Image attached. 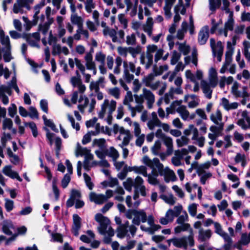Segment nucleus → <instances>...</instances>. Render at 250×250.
Returning <instances> with one entry per match:
<instances>
[{"instance_id": "nucleus-3", "label": "nucleus", "mask_w": 250, "mask_h": 250, "mask_svg": "<svg viewBox=\"0 0 250 250\" xmlns=\"http://www.w3.org/2000/svg\"><path fill=\"white\" fill-rule=\"evenodd\" d=\"M116 102L113 100L105 99L98 113L99 118L104 119L108 125H111L113 119L112 113L116 109Z\"/></svg>"}, {"instance_id": "nucleus-16", "label": "nucleus", "mask_w": 250, "mask_h": 250, "mask_svg": "<svg viewBox=\"0 0 250 250\" xmlns=\"http://www.w3.org/2000/svg\"><path fill=\"white\" fill-rule=\"evenodd\" d=\"M240 84L237 82H234L231 87V94L236 98L243 97V98L249 97V93L247 91V87L243 86L242 87V92L239 90Z\"/></svg>"}, {"instance_id": "nucleus-30", "label": "nucleus", "mask_w": 250, "mask_h": 250, "mask_svg": "<svg viewBox=\"0 0 250 250\" xmlns=\"http://www.w3.org/2000/svg\"><path fill=\"white\" fill-rule=\"evenodd\" d=\"M2 172L4 175L12 179H16L20 182L22 181V179L20 177L18 173L14 171L10 166H6L3 167Z\"/></svg>"}, {"instance_id": "nucleus-47", "label": "nucleus", "mask_w": 250, "mask_h": 250, "mask_svg": "<svg viewBox=\"0 0 250 250\" xmlns=\"http://www.w3.org/2000/svg\"><path fill=\"white\" fill-rule=\"evenodd\" d=\"M114 191V194H117L115 196L114 199L119 202L123 201L124 200L123 196L125 194V191L123 188L120 186L117 187Z\"/></svg>"}, {"instance_id": "nucleus-5", "label": "nucleus", "mask_w": 250, "mask_h": 250, "mask_svg": "<svg viewBox=\"0 0 250 250\" xmlns=\"http://www.w3.org/2000/svg\"><path fill=\"white\" fill-rule=\"evenodd\" d=\"M223 8L226 13L229 14V18L227 21L225 23L223 28L218 30V34L220 36H224L225 37L228 36V32L229 31H232L234 29V20L233 18V12L230 11L229 8V2L228 0H223Z\"/></svg>"}, {"instance_id": "nucleus-34", "label": "nucleus", "mask_w": 250, "mask_h": 250, "mask_svg": "<svg viewBox=\"0 0 250 250\" xmlns=\"http://www.w3.org/2000/svg\"><path fill=\"white\" fill-rule=\"evenodd\" d=\"M143 94L144 99L147 101V106L149 108H151L153 104L155 101V97L154 94L149 90L144 88L143 89Z\"/></svg>"}, {"instance_id": "nucleus-4", "label": "nucleus", "mask_w": 250, "mask_h": 250, "mask_svg": "<svg viewBox=\"0 0 250 250\" xmlns=\"http://www.w3.org/2000/svg\"><path fill=\"white\" fill-rule=\"evenodd\" d=\"M0 43L2 46L0 51L3 53L4 60L5 62H9L13 59L11 55V45L10 38L8 35H5L0 25Z\"/></svg>"}, {"instance_id": "nucleus-31", "label": "nucleus", "mask_w": 250, "mask_h": 250, "mask_svg": "<svg viewBox=\"0 0 250 250\" xmlns=\"http://www.w3.org/2000/svg\"><path fill=\"white\" fill-rule=\"evenodd\" d=\"M201 88L203 90L205 96L208 99H210L212 97V89L213 88L210 85V83H208L207 81L202 80L201 82Z\"/></svg>"}, {"instance_id": "nucleus-39", "label": "nucleus", "mask_w": 250, "mask_h": 250, "mask_svg": "<svg viewBox=\"0 0 250 250\" xmlns=\"http://www.w3.org/2000/svg\"><path fill=\"white\" fill-rule=\"evenodd\" d=\"M176 0H164L165 5L163 7L166 17L169 19L171 17V9Z\"/></svg>"}, {"instance_id": "nucleus-17", "label": "nucleus", "mask_w": 250, "mask_h": 250, "mask_svg": "<svg viewBox=\"0 0 250 250\" xmlns=\"http://www.w3.org/2000/svg\"><path fill=\"white\" fill-rule=\"evenodd\" d=\"M177 106L176 112L184 121H189L195 118V114L194 113L190 114L185 105L179 104Z\"/></svg>"}, {"instance_id": "nucleus-61", "label": "nucleus", "mask_w": 250, "mask_h": 250, "mask_svg": "<svg viewBox=\"0 0 250 250\" xmlns=\"http://www.w3.org/2000/svg\"><path fill=\"white\" fill-rule=\"evenodd\" d=\"M108 94L118 99L120 97V90L117 87L109 88L107 90Z\"/></svg>"}, {"instance_id": "nucleus-44", "label": "nucleus", "mask_w": 250, "mask_h": 250, "mask_svg": "<svg viewBox=\"0 0 250 250\" xmlns=\"http://www.w3.org/2000/svg\"><path fill=\"white\" fill-rule=\"evenodd\" d=\"M211 234L212 232L210 229H204L201 228L199 230L198 239L201 241H205L210 238Z\"/></svg>"}, {"instance_id": "nucleus-64", "label": "nucleus", "mask_w": 250, "mask_h": 250, "mask_svg": "<svg viewBox=\"0 0 250 250\" xmlns=\"http://www.w3.org/2000/svg\"><path fill=\"white\" fill-rule=\"evenodd\" d=\"M189 141V139L185 136H182L180 138L177 139L176 141L177 146L179 147L187 145L188 144Z\"/></svg>"}, {"instance_id": "nucleus-36", "label": "nucleus", "mask_w": 250, "mask_h": 250, "mask_svg": "<svg viewBox=\"0 0 250 250\" xmlns=\"http://www.w3.org/2000/svg\"><path fill=\"white\" fill-rule=\"evenodd\" d=\"M210 44L213 54L223 53V45L221 42L216 43L215 40L211 38L210 39Z\"/></svg>"}, {"instance_id": "nucleus-43", "label": "nucleus", "mask_w": 250, "mask_h": 250, "mask_svg": "<svg viewBox=\"0 0 250 250\" xmlns=\"http://www.w3.org/2000/svg\"><path fill=\"white\" fill-rule=\"evenodd\" d=\"M78 102L79 104L78 105V108L81 112L83 113L85 108L88 105L89 99L85 96L82 95L80 96Z\"/></svg>"}, {"instance_id": "nucleus-46", "label": "nucleus", "mask_w": 250, "mask_h": 250, "mask_svg": "<svg viewBox=\"0 0 250 250\" xmlns=\"http://www.w3.org/2000/svg\"><path fill=\"white\" fill-rule=\"evenodd\" d=\"M85 66L88 70H90L96 66V64L93 60V56L91 53H87L84 56Z\"/></svg>"}, {"instance_id": "nucleus-7", "label": "nucleus", "mask_w": 250, "mask_h": 250, "mask_svg": "<svg viewBox=\"0 0 250 250\" xmlns=\"http://www.w3.org/2000/svg\"><path fill=\"white\" fill-rule=\"evenodd\" d=\"M125 216L129 219L132 218V223L137 226L141 222L145 223L147 220L146 214L143 210L129 209L125 212Z\"/></svg>"}, {"instance_id": "nucleus-38", "label": "nucleus", "mask_w": 250, "mask_h": 250, "mask_svg": "<svg viewBox=\"0 0 250 250\" xmlns=\"http://www.w3.org/2000/svg\"><path fill=\"white\" fill-rule=\"evenodd\" d=\"M40 40V36L38 32L30 34L27 37V41L32 46L39 47L38 42Z\"/></svg>"}, {"instance_id": "nucleus-29", "label": "nucleus", "mask_w": 250, "mask_h": 250, "mask_svg": "<svg viewBox=\"0 0 250 250\" xmlns=\"http://www.w3.org/2000/svg\"><path fill=\"white\" fill-rule=\"evenodd\" d=\"M160 120L157 117V114L153 112L151 114V118L147 123V126L149 129L153 130L156 127H159L160 125Z\"/></svg>"}, {"instance_id": "nucleus-50", "label": "nucleus", "mask_w": 250, "mask_h": 250, "mask_svg": "<svg viewBox=\"0 0 250 250\" xmlns=\"http://www.w3.org/2000/svg\"><path fill=\"white\" fill-rule=\"evenodd\" d=\"M26 231L27 229L25 226H21L18 228L17 229L18 233L14 234L10 238L7 240L6 244L8 245L10 242L15 240L18 235L24 234Z\"/></svg>"}, {"instance_id": "nucleus-18", "label": "nucleus", "mask_w": 250, "mask_h": 250, "mask_svg": "<svg viewBox=\"0 0 250 250\" xmlns=\"http://www.w3.org/2000/svg\"><path fill=\"white\" fill-rule=\"evenodd\" d=\"M75 154L76 157L84 156L86 159H93V155L90 153V150L86 147H82L79 142L76 144Z\"/></svg>"}, {"instance_id": "nucleus-1", "label": "nucleus", "mask_w": 250, "mask_h": 250, "mask_svg": "<svg viewBox=\"0 0 250 250\" xmlns=\"http://www.w3.org/2000/svg\"><path fill=\"white\" fill-rule=\"evenodd\" d=\"M142 163L149 167H153L155 166L160 173V175L164 177L165 181L167 183L170 181L174 182L177 180L176 176L173 170L170 169L168 167H164L158 158H154L151 159L146 155L144 156L142 160Z\"/></svg>"}, {"instance_id": "nucleus-58", "label": "nucleus", "mask_w": 250, "mask_h": 250, "mask_svg": "<svg viewBox=\"0 0 250 250\" xmlns=\"http://www.w3.org/2000/svg\"><path fill=\"white\" fill-rule=\"evenodd\" d=\"M134 181L131 178H127L123 183L125 189L129 192L131 191L132 187H134Z\"/></svg>"}, {"instance_id": "nucleus-57", "label": "nucleus", "mask_w": 250, "mask_h": 250, "mask_svg": "<svg viewBox=\"0 0 250 250\" xmlns=\"http://www.w3.org/2000/svg\"><path fill=\"white\" fill-rule=\"evenodd\" d=\"M214 226L215 228V232L222 238L225 236L226 237V236L229 235L227 233L223 231L221 224L219 223L215 222L214 223Z\"/></svg>"}, {"instance_id": "nucleus-10", "label": "nucleus", "mask_w": 250, "mask_h": 250, "mask_svg": "<svg viewBox=\"0 0 250 250\" xmlns=\"http://www.w3.org/2000/svg\"><path fill=\"white\" fill-rule=\"evenodd\" d=\"M144 181L143 179L139 176H137L134 179V188H135L133 199L134 200L138 199L139 194L143 197L147 195V190L144 185Z\"/></svg>"}, {"instance_id": "nucleus-14", "label": "nucleus", "mask_w": 250, "mask_h": 250, "mask_svg": "<svg viewBox=\"0 0 250 250\" xmlns=\"http://www.w3.org/2000/svg\"><path fill=\"white\" fill-rule=\"evenodd\" d=\"M188 155V151L186 148L176 150L174 151V156L171 158V163L175 167H179L183 165L182 160L184 157Z\"/></svg>"}, {"instance_id": "nucleus-37", "label": "nucleus", "mask_w": 250, "mask_h": 250, "mask_svg": "<svg viewBox=\"0 0 250 250\" xmlns=\"http://www.w3.org/2000/svg\"><path fill=\"white\" fill-rule=\"evenodd\" d=\"M153 20L151 17L147 19L146 22L142 25V28L149 37H151L153 28Z\"/></svg>"}, {"instance_id": "nucleus-21", "label": "nucleus", "mask_w": 250, "mask_h": 250, "mask_svg": "<svg viewBox=\"0 0 250 250\" xmlns=\"http://www.w3.org/2000/svg\"><path fill=\"white\" fill-rule=\"evenodd\" d=\"M220 105L222 106L225 110L228 111L236 109L240 105V104L236 102H230L228 99L224 97L220 100Z\"/></svg>"}, {"instance_id": "nucleus-26", "label": "nucleus", "mask_w": 250, "mask_h": 250, "mask_svg": "<svg viewBox=\"0 0 250 250\" xmlns=\"http://www.w3.org/2000/svg\"><path fill=\"white\" fill-rule=\"evenodd\" d=\"M209 37V27L208 26H203L198 34V42L201 45L205 44Z\"/></svg>"}, {"instance_id": "nucleus-35", "label": "nucleus", "mask_w": 250, "mask_h": 250, "mask_svg": "<svg viewBox=\"0 0 250 250\" xmlns=\"http://www.w3.org/2000/svg\"><path fill=\"white\" fill-rule=\"evenodd\" d=\"M2 232L7 235H13L14 227L12 222L9 220H5L2 223Z\"/></svg>"}, {"instance_id": "nucleus-13", "label": "nucleus", "mask_w": 250, "mask_h": 250, "mask_svg": "<svg viewBox=\"0 0 250 250\" xmlns=\"http://www.w3.org/2000/svg\"><path fill=\"white\" fill-rule=\"evenodd\" d=\"M233 49L231 47L230 42H227V51L226 53V59L224 62L221 68L220 69V73L221 74H224L226 73L228 69L229 66L231 64L232 61L231 56L233 53Z\"/></svg>"}, {"instance_id": "nucleus-52", "label": "nucleus", "mask_w": 250, "mask_h": 250, "mask_svg": "<svg viewBox=\"0 0 250 250\" xmlns=\"http://www.w3.org/2000/svg\"><path fill=\"white\" fill-rule=\"evenodd\" d=\"M236 163H241L242 167H245L247 165L246 156L244 154L237 153L234 158Z\"/></svg>"}, {"instance_id": "nucleus-45", "label": "nucleus", "mask_w": 250, "mask_h": 250, "mask_svg": "<svg viewBox=\"0 0 250 250\" xmlns=\"http://www.w3.org/2000/svg\"><path fill=\"white\" fill-rule=\"evenodd\" d=\"M182 100L175 101L173 102L170 105L166 108V118H168L169 114H174L176 112V108L179 104H182Z\"/></svg>"}, {"instance_id": "nucleus-41", "label": "nucleus", "mask_w": 250, "mask_h": 250, "mask_svg": "<svg viewBox=\"0 0 250 250\" xmlns=\"http://www.w3.org/2000/svg\"><path fill=\"white\" fill-rule=\"evenodd\" d=\"M69 53L68 49L65 46H61L60 44H55L53 47L52 54L53 55L63 54L67 55Z\"/></svg>"}, {"instance_id": "nucleus-24", "label": "nucleus", "mask_w": 250, "mask_h": 250, "mask_svg": "<svg viewBox=\"0 0 250 250\" xmlns=\"http://www.w3.org/2000/svg\"><path fill=\"white\" fill-rule=\"evenodd\" d=\"M132 137L130 131L129 130L125 129L122 133L119 134L117 137V140L122 141V143L119 144V146L121 147L127 146Z\"/></svg>"}, {"instance_id": "nucleus-55", "label": "nucleus", "mask_w": 250, "mask_h": 250, "mask_svg": "<svg viewBox=\"0 0 250 250\" xmlns=\"http://www.w3.org/2000/svg\"><path fill=\"white\" fill-rule=\"evenodd\" d=\"M217 126L211 125L209 127V130L213 133L218 136L222 135V131L224 128V125H216Z\"/></svg>"}, {"instance_id": "nucleus-8", "label": "nucleus", "mask_w": 250, "mask_h": 250, "mask_svg": "<svg viewBox=\"0 0 250 250\" xmlns=\"http://www.w3.org/2000/svg\"><path fill=\"white\" fill-rule=\"evenodd\" d=\"M81 197L82 195L80 190L72 189L71 190L70 197L66 202L67 206L71 207L75 204L76 208H82L84 206V203L81 200Z\"/></svg>"}, {"instance_id": "nucleus-22", "label": "nucleus", "mask_w": 250, "mask_h": 250, "mask_svg": "<svg viewBox=\"0 0 250 250\" xmlns=\"http://www.w3.org/2000/svg\"><path fill=\"white\" fill-rule=\"evenodd\" d=\"M150 168L152 169L151 173L149 174L147 173V175L145 176V177H147V182L149 184L152 185H158L159 181L157 179V177L159 175H160V173L155 166H153V167Z\"/></svg>"}, {"instance_id": "nucleus-48", "label": "nucleus", "mask_w": 250, "mask_h": 250, "mask_svg": "<svg viewBox=\"0 0 250 250\" xmlns=\"http://www.w3.org/2000/svg\"><path fill=\"white\" fill-rule=\"evenodd\" d=\"M164 144L167 147V153L171 154L173 151V141L172 139L167 136H166L162 139Z\"/></svg>"}, {"instance_id": "nucleus-59", "label": "nucleus", "mask_w": 250, "mask_h": 250, "mask_svg": "<svg viewBox=\"0 0 250 250\" xmlns=\"http://www.w3.org/2000/svg\"><path fill=\"white\" fill-rule=\"evenodd\" d=\"M83 2L85 9L87 13H91L92 10L95 8L96 4L93 0H85Z\"/></svg>"}, {"instance_id": "nucleus-2", "label": "nucleus", "mask_w": 250, "mask_h": 250, "mask_svg": "<svg viewBox=\"0 0 250 250\" xmlns=\"http://www.w3.org/2000/svg\"><path fill=\"white\" fill-rule=\"evenodd\" d=\"M95 220L100 223L98 227L99 233L105 236L104 242L105 244H109L111 241V237L114 236V231L110 225L109 219L101 213H97L95 216Z\"/></svg>"}, {"instance_id": "nucleus-54", "label": "nucleus", "mask_w": 250, "mask_h": 250, "mask_svg": "<svg viewBox=\"0 0 250 250\" xmlns=\"http://www.w3.org/2000/svg\"><path fill=\"white\" fill-rule=\"evenodd\" d=\"M127 230L125 225H120L117 230V236L120 238H123L127 235Z\"/></svg>"}, {"instance_id": "nucleus-12", "label": "nucleus", "mask_w": 250, "mask_h": 250, "mask_svg": "<svg viewBox=\"0 0 250 250\" xmlns=\"http://www.w3.org/2000/svg\"><path fill=\"white\" fill-rule=\"evenodd\" d=\"M33 2L28 0H17L13 5V11L15 14H22L30 9V5Z\"/></svg>"}, {"instance_id": "nucleus-60", "label": "nucleus", "mask_w": 250, "mask_h": 250, "mask_svg": "<svg viewBox=\"0 0 250 250\" xmlns=\"http://www.w3.org/2000/svg\"><path fill=\"white\" fill-rule=\"evenodd\" d=\"M125 203L127 207L129 208H137L140 204V201L137 199L136 200H135V202L133 203H132V197L131 196L128 195L126 197Z\"/></svg>"}, {"instance_id": "nucleus-27", "label": "nucleus", "mask_w": 250, "mask_h": 250, "mask_svg": "<svg viewBox=\"0 0 250 250\" xmlns=\"http://www.w3.org/2000/svg\"><path fill=\"white\" fill-rule=\"evenodd\" d=\"M89 199L90 202L96 204L102 205L106 201L104 195L97 194L94 192H91L89 194Z\"/></svg>"}, {"instance_id": "nucleus-20", "label": "nucleus", "mask_w": 250, "mask_h": 250, "mask_svg": "<svg viewBox=\"0 0 250 250\" xmlns=\"http://www.w3.org/2000/svg\"><path fill=\"white\" fill-rule=\"evenodd\" d=\"M242 118L237 121V125L242 129L246 130L250 128V118L246 110L241 112Z\"/></svg>"}, {"instance_id": "nucleus-19", "label": "nucleus", "mask_w": 250, "mask_h": 250, "mask_svg": "<svg viewBox=\"0 0 250 250\" xmlns=\"http://www.w3.org/2000/svg\"><path fill=\"white\" fill-rule=\"evenodd\" d=\"M186 9L183 4L182 0H178V3L175 6L174 8V16L173 21L175 22H178L181 20V17L179 15H184L186 13Z\"/></svg>"}, {"instance_id": "nucleus-42", "label": "nucleus", "mask_w": 250, "mask_h": 250, "mask_svg": "<svg viewBox=\"0 0 250 250\" xmlns=\"http://www.w3.org/2000/svg\"><path fill=\"white\" fill-rule=\"evenodd\" d=\"M128 171H134L137 174L143 175L144 177L147 175V168L145 166L129 167Z\"/></svg>"}, {"instance_id": "nucleus-28", "label": "nucleus", "mask_w": 250, "mask_h": 250, "mask_svg": "<svg viewBox=\"0 0 250 250\" xmlns=\"http://www.w3.org/2000/svg\"><path fill=\"white\" fill-rule=\"evenodd\" d=\"M208 79L209 83H210V85L212 87H215L216 86L218 82L217 72L216 69L215 67H211L208 69Z\"/></svg>"}, {"instance_id": "nucleus-33", "label": "nucleus", "mask_w": 250, "mask_h": 250, "mask_svg": "<svg viewBox=\"0 0 250 250\" xmlns=\"http://www.w3.org/2000/svg\"><path fill=\"white\" fill-rule=\"evenodd\" d=\"M81 219L77 214L73 216V225L72 228V233L75 235H79V231L81 227Z\"/></svg>"}, {"instance_id": "nucleus-25", "label": "nucleus", "mask_w": 250, "mask_h": 250, "mask_svg": "<svg viewBox=\"0 0 250 250\" xmlns=\"http://www.w3.org/2000/svg\"><path fill=\"white\" fill-rule=\"evenodd\" d=\"M186 78L192 82H195L197 80H201L203 78V72L201 70H197L194 75L190 70L185 71Z\"/></svg>"}, {"instance_id": "nucleus-63", "label": "nucleus", "mask_w": 250, "mask_h": 250, "mask_svg": "<svg viewBox=\"0 0 250 250\" xmlns=\"http://www.w3.org/2000/svg\"><path fill=\"white\" fill-rule=\"evenodd\" d=\"M162 144L159 140L156 141L151 148V151L154 155H158L161 149Z\"/></svg>"}, {"instance_id": "nucleus-53", "label": "nucleus", "mask_w": 250, "mask_h": 250, "mask_svg": "<svg viewBox=\"0 0 250 250\" xmlns=\"http://www.w3.org/2000/svg\"><path fill=\"white\" fill-rule=\"evenodd\" d=\"M160 198L166 203L170 205H174L176 201L175 198L171 194L162 195H161Z\"/></svg>"}, {"instance_id": "nucleus-49", "label": "nucleus", "mask_w": 250, "mask_h": 250, "mask_svg": "<svg viewBox=\"0 0 250 250\" xmlns=\"http://www.w3.org/2000/svg\"><path fill=\"white\" fill-rule=\"evenodd\" d=\"M106 155L111 157L114 161H116L119 157L118 151L113 146L110 147L106 150Z\"/></svg>"}, {"instance_id": "nucleus-32", "label": "nucleus", "mask_w": 250, "mask_h": 250, "mask_svg": "<svg viewBox=\"0 0 250 250\" xmlns=\"http://www.w3.org/2000/svg\"><path fill=\"white\" fill-rule=\"evenodd\" d=\"M70 10L72 13L70 16V21L71 23L73 24L76 25L78 28L83 27V19L82 17L78 16L76 13V6L75 5V10L74 11H72L71 9H70Z\"/></svg>"}, {"instance_id": "nucleus-23", "label": "nucleus", "mask_w": 250, "mask_h": 250, "mask_svg": "<svg viewBox=\"0 0 250 250\" xmlns=\"http://www.w3.org/2000/svg\"><path fill=\"white\" fill-rule=\"evenodd\" d=\"M157 49L158 47L155 44H149L146 46V58L147 61L146 66L147 67H148L152 64L153 58V53L155 52Z\"/></svg>"}, {"instance_id": "nucleus-51", "label": "nucleus", "mask_w": 250, "mask_h": 250, "mask_svg": "<svg viewBox=\"0 0 250 250\" xmlns=\"http://www.w3.org/2000/svg\"><path fill=\"white\" fill-rule=\"evenodd\" d=\"M103 34L105 36H109L112 38L113 42L117 41L116 32L113 29L105 28L103 29Z\"/></svg>"}, {"instance_id": "nucleus-9", "label": "nucleus", "mask_w": 250, "mask_h": 250, "mask_svg": "<svg viewBox=\"0 0 250 250\" xmlns=\"http://www.w3.org/2000/svg\"><path fill=\"white\" fill-rule=\"evenodd\" d=\"M11 88L14 89L18 93L20 92V90L16 84V79L14 78L12 79L10 86H0V99H1L2 102L4 104H8L9 102V99L6 95H10L11 94Z\"/></svg>"}, {"instance_id": "nucleus-6", "label": "nucleus", "mask_w": 250, "mask_h": 250, "mask_svg": "<svg viewBox=\"0 0 250 250\" xmlns=\"http://www.w3.org/2000/svg\"><path fill=\"white\" fill-rule=\"evenodd\" d=\"M167 241L169 245L172 243L176 247L183 248L185 250H187L188 246L191 247L194 245L193 230L192 229H190V234L188 237H175L169 239Z\"/></svg>"}, {"instance_id": "nucleus-15", "label": "nucleus", "mask_w": 250, "mask_h": 250, "mask_svg": "<svg viewBox=\"0 0 250 250\" xmlns=\"http://www.w3.org/2000/svg\"><path fill=\"white\" fill-rule=\"evenodd\" d=\"M123 68H124V75L123 78L125 79L126 82L129 83L133 80V75L129 73V71L133 72L135 71V65L132 62H128L127 61H124L123 62Z\"/></svg>"}, {"instance_id": "nucleus-56", "label": "nucleus", "mask_w": 250, "mask_h": 250, "mask_svg": "<svg viewBox=\"0 0 250 250\" xmlns=\"http://www.w3.org/2000/svg\"><path fill=\"white\" fill-rule=\"evenodd\" d=\"M227 178L232 182L235 183L232 185V188H236L240 185V183L239 181V179L236 175L233 174H229L227 175Z\"/></svg>"}, {"instance_id": "nucleus-40", "label": "nucleus", "mask_w": 250, "mask_h": 250, "mask_svg": "<svg viewBox=\"0 0 250 250\" xmlns=\"http://www.w3.org/2000/svg\"><path fill=\"white\" fill-rule=\"evenodd\" d=\"M210 120L215 125H224L222 122V115L220 110H216L210 116Z\"/></svg>"}, {"instance_id": "nucleus-11", "label": "nucleus", "mask_w": 250, "mask_h": 250, "mask_svg": "<svg viewBox=\"0 0 250 250\" xmlns=\"http://www.w3.org/2000/svg\"><path fill=\"white\" fill-rule=\"evenodd\" d=\"M133 101V98L132 93L130 91L127 92L125 98L123 100V104L127 106L128 110L130 112L131 116L134 118L136 116V113L142 112V106L141 105L133 106L131 103Z\"/></svg>"}, {"instance_id": "nucleus-62", "label": "nucleus", "mask_w": 250, "mask_h": 250, "mask_svg": "<svg viewBox=\"0 0 250 250\" xmlns=\"http://www.w3.org/2000/svg\"><path fill=\"white\" fill-rule=\"evenodd\" d=\"M180 225V226H177L175 228L174 231L175 233H179L181 231L186 230H189L190 232V229H192L189 224H183Z\"/></svg>"}]
</instances>
